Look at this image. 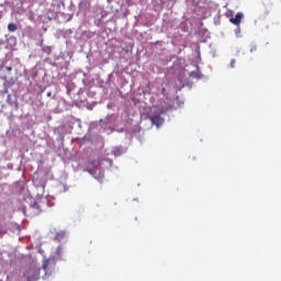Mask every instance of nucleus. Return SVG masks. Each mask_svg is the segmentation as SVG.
I'll return each mask as SVG.
<instances>
[{
	"label": "nucleus",
	"mask_w": 281,
	"mask_h": 281,
	"mask_svg": "<svg viewBox=\"0 0 281 281\" xmlns=\"http://www.w3.org/2000/svg\"><path fill=\"white\" fill-rule=\"evenodd\" d=\"M54 267H56V262L49 259L44 260L42 268L45 271V276H52Z\"/></svg>",
	"instance_id": "obj_1"
},
{
	"label": "nucleus",
	"mask_w": 281,
	"mask_h": 281,
	"mask_svg": "<svg viewBox=\"0 0 281 281\" xmlns=\"http://www.w3.org/2000/svg\"><path fill=\"white\" fill-rule=\"evenodd\" d=\"M149 120L153 124H155V126L158 127L164 124V117H161L160 115L150 116Z\"/></svg>",
	"instance_id": "obj_2"
},
{
	"label": "nucleus",
	"mask_w": 281,
	"mask_h": 281,
	"mask_svg": "<svg viewBox=\"0 0 281 281\" xmlns=\"http://www.w3.org/2000/svg\"><path fill=\"white\" fill-rule=\"evenodd\" d=\"M243 16H245L243 13H237L235 18H231L229 21L233 23V25H240V22L243 21Z\"/></svg>",
	"instance_id": "obj_3"
},
{
	"label": "nucleus",
	"mask_w": 281,
	"mask_h": 281,
	"mask_svg": "<svg viewBox=\"0 0 281 281\" xmlns=\"http://www.w3.org/2000/svg\"><path fill=\"white\" fill-rule=\"evenodd\" d=\"M65 236H67V233H65V231L58 232L56 233L54 240L60 243V240L65 239Z\"/></svg>",
	"instance_id": "obj_4"
},
{
	"label": "nucleus",
	"mask_w": 281,
	"mask_h": 281,
	"mask_svg": "<svg viewBox=\"0 0 281 281\" xmlns=\"http://www.w3.org/2000/svg\"><path fill=\"white\" fill-rule=\"evenodd\" d=\"M8 30H9V32H16V30H19V26L14 23H9Z\"/></svg>",
	"instance_id": "obj_5"
},
{
	"label": "nucleus",
	"mask_w": 281,
	"mask_h": 281,
	"mask_svg": "<svg viewBox=\"0 0 281 281\" xmlns=\"http://www.w3.org/2000/svg\"><path fill=\"white\" fill-rule=\"evenodd\" d=\"M42 52H44V54H52V47L50 46H44V47H42Z\"/></svg>",
	"instance_id": "obj_6"
},
{
	"label": "nucleus",
	"mask_w": 281,
	"mask_h": 281,
	"mask_svg": "<svg viewBox=\"0 0 281 281\" xmlns=\"http://www.w3.org/2000/svg\"><path fill=\"white\" fill-rule=\"evenodd\" d=\"M113 155H116V156H120L122 155V149L120 147H115L113 150H112Z\"/></svg>",
	"instance_id": "obj_7"
},
{
	"label": "nucleus",
	"mask_w": 281,
	"mask_h": 281,
	"mask_svg": "<svg viewBox=\"0 0 281 281\" xmlns=\"http://www.w3.org/2000/svg\"><path fill=\"white\" fill-rule=\"evenodd\" d=\"M56 256H63V247L58 246L55 250Z\"/></svg>",
	"instance_id": "obj_8"
},
{
	"label": "nucleus",
	"mask_w": 281,
	"mask_h": 281,
	"mask_svg": "<svg viewBox=\"0 0 281 281\" xmlns=\"http://www.w3.org/2000/svg\"><path fill=\"white\" fill-rule=\"evenodd\" d=\"M190 77H191V78H200L198 71H191V72H190Z\"/></svg>",
	"instance_id": "obj_9"
},
{
	"label": "nucleus",
	"mask_w": 281,
	"mask_h": 281,
	"mask_svg": "<svg viewBox=\"0 0 281 281\" xmlns=\"http://www.w3.org/2000/svg\"><path fill=\"white\" fill-rule=\"evenodd\" d=\"M258 47H256V45H252L250 47V53L254 54V52H257Z\"/></svg>",
	"instance_id": "obj_10"
},
{
	"label": "nucleus",
	"mask_w": 281,
	"mask_h": 281,
	"mask_svg": "<svg viewBox=\"0 0 281 281\" xmlns=\"http://www.w3.org/2000/svg\"><path fill=\"white\" fill-rule=\"evenodd\" d=\"M88 172H89L90 175H94L95 169H90V170H88Z\"/></svg>",
	"instance_id": "obj_11"
},
{
	"label": "nucleus",
	"mask_w": 281,
	"mask_h": 281,
	"mask_svg": "<svg viewBox=\"0 0 281 281\" xmlns=\"http://www.w3.org/2000/svg\"><path fill=\"white\" fill-rule=\"evenodd\" d=\"M5 69L7 71H12V66H7Z\"/></svg>",
	"instance_id": "obj_12"
},
{
	"label": "nucleus",
	"mask_w": 281,
	"mask_h": 281,
	"mask_svg": "<svg viewBox=\"0 0 281 281\" xmlns=\"http://www.w3.org/2000/svg\"><path fill=\"white\" fill-rule=\"evenodd\" d=\"M234 65H236V60L233 59V60L231 61V67H234Z\"/></svg>",
	"instance_id": "obj_13"
},
{
	"label": "nucleus",
	"mask_w": 281,
	"mask_h": 281,
	"mask_svg": "<svg viewBox=\"0 0 281 281\" xmlns=\"http://www.w3.org/2000/svg\"><path fill=\"white\" fill-rule=\"evenodd\" d=\"M90 165L95 168V161H91Z\"/></svg>",
	"instance_id": "obj_14"
},
{
	"label": "nucleus",
	"mask_w": 281,
	"mask_h": 281,
	"mask_svg": "<svg viewBox=\"0 0 281 281\" xmlns=\"http://www.w3.org/2000/svg\"><path fill=\"white\" fill-rule=\"evenodd\" d=\"M47 98H52V92H47Z\"/></svg>",
	"instance_id": "obj_15"
},
{
	"label": "nucleus",
	"mask_w": 281,
	"mask_h": 281,
	"mask_svg": "<svg viewBox=\"0 0 281 281\" xmlns=\"http://www.w3.org/2000/svg\"><path fill=\"white\" fill-rule=\"evenodd\" d=\"M97 166H100V162H97Z\"/></svg>",
	"instance_id": "obj_16"
}]
</instances>
